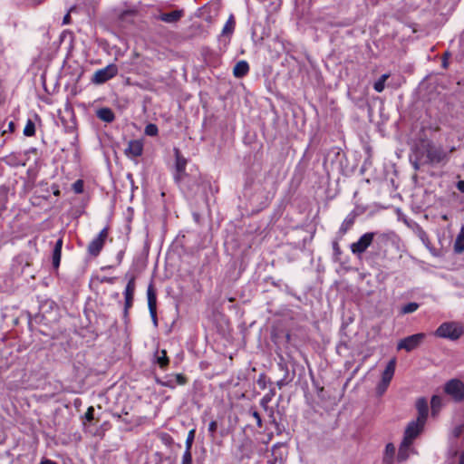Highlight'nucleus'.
Segmentation results:
<instances>
[{
    "label": "nucleus",
    "mask_w": 464,
    "mask_h": 464,
    "mask_svg": "<svg viewBox=\"0 0 464 464\" xmlns=\"http://www.w3.org/2000/svg\"><path fill=\"white\" fill-rule=\"evenodd\" d=\"M397 236L393 232L382 233V232H367L360 237V238L351 244V251L353 255L361 256L372 245L381 252L383 247L390 244H395Z\"/></svg>",
    "instance_id": "nucleus-1"
},
{
    "label": "nucleus",
    "mask_w": 464,
    "mask_h": 464,
    "mask_svg": "<svg viewBox=\"0 0 464 464\" xmlns=\"http://www.w3.org/2000/svg\"><path fill=\"white\" fill-rule=\"evenodd\" d=\"M464 334L463 325L458 322H445L441 324L434 334L440 338L456 341Z\"/></svg>",
    "instance_id": "nucleus-2"
},
{
    "label": "nucleus",
    "mask_w": 464,
    "mask_h": 464,
    "mask_svg": "<svg viewBox=\"0 0 464 464\" xmlns=\"http://www.w3.org/2000/svg\"><path fill=\"white\" fill-rule=\"evenodd\" d=\"M423 151L425 153L422 163L426 164H438L443 161L447 158L446 151L441 147H437L430 142H427L423 146Z\"/></svg>",
    "instance_id": "nucleus-3"
},
{
    "label": "nucleus",
    "mask_w": 464,
    "mask_h": 464,
    "mask_svg": "<svg viewBox=\"0 0 464 464\" xmlns=\"http://www.w3.org/2000/svg\"><path fill=\"white\" fill-rule=\"evenodd\" d=\"M444 392L450 396L455 402L464 401V382L459 379H451L444 385Z\"/></svg>",
    "instance_id": "nucleus-4"
},
{
    "label": "nucleus",
    "mask_w": 464,
    "mask_h": 464,
    "mask_svg": "<svg viewBox=\"0 0 464 464\" xmlns=\"http://www.w3.org/2000/svg\"><path fill=\"white\" fill-rule=\"evenodd\" d=\"M109 235L108 227H104L101 230L96 237H94L87 246V252L91 256L96 257L102 250L105 241Z\"/></svg>",
    "instance_id": "nucleus-5"
},
{
    "label": "nucleus",
    "mask_w": 464,
    "mask_h": 464,
    "mask_svg": "<svg viewBox=\"0 0 464 464\" xmlns=\"http://www.w3.org/2000/svg\"><path fill=\"white\" fill-rule=\"evenodd\" d=\"M118 73V67L111 63L106 67L97 70L92 78V82L96 84H102L113 78Z\"/></svg>",
    "instance_id": "nucleus-6"
},
{
    "label": "nucleus",
    "mask_w": 464,
    "mask_h": 464,
    "mask_svg": "<svg viewBox=\"0 0 464 464\" xmlns=\"http://www.w3.org/2000/svg\"><path fill=\"white\" fill-rule=\"evenodd\" d=\"M426 335L423 333L415 334L412 335H410L408 337H405L397 344L398 350H405L406 352H411L414 349L418 348L420 343L425 339Z\"/></svg>",
    "instance_id": "nucleus-7"
},
{
    "label": "nucleus",
    "mask_w": 464,
    "mask_h": 464,
    "mask_svg": "<svg viewBox=\"0 0 464 464\" xmlns=\"http://www.w3.org/2000/svg\"><path fill=\"white\" fill-rule=\"evenodd\" d=\"M155 381L157 384L170 389H174L177 385H185L188 382L187 377L182 373L166 375L163 379L157 377Z\"/></svg>",
    "instance_id": "nucleus-8"
},
{
    "label": "nucleus",
    "mask_w": 464,
    "mask_h": 464,
    "mask_svg": "<svg viewBox=\"0 0 464 464\" xmlns=\"http://www.w3.org/2000/svg\"><path fill=\"white\" fill-rule=\"evenodd\" d=\"M425 423L418 420L411 421L404 431L403 440L405 444H412L413 440L421 433Z\"/></svg>",
    "instance_id": "nucleus-9"
},
{
    "label": "nucleus",
    "mask_w": 464,
    "mask_h": 464,
    "mask_svg": "<svg viewBox=\"0 0 464 464\" xmlns=\"http://www.w3.org/2000/svg\"><path fill=\"white\" fill-rule=\"evenodd\" d=\"M175 153V169L176 173L174 175V179L176 182H179L182 178L186 175V166H187V160L181 155L179 149H174Z\"/></svg>",
    "instance_id": "nucleus-10"
},
{
    "label": "nucleus",
    "mask_w": 464,
    "mask_h": 464,
    "mask_svg": "<svg viewBox=\"0 0 464 464\" xmlns=\"http://www.w3.org/2000/svg\"><path fill=\"white\" fill-rule=\"evenodd\" d=\"M142 151L143 143L138 140H130L128 144V148L125 150L126 155L132 158L140 157Z\"/></svg>",
    "instance_id": "nucleus-11"
},
{
    "label": "nucleus",
    "mask_w": 464,
    "mask_h": 464,
    "mask_svg": "<svg viewBox=\"0 0 464 464\" xmlns=\"http://www.w3.org/2000/svg\"><path fill=\"white\" fill-rule=\"evenodd\" d=\"M416 409L418 411V417L416 420L420 422L426 423L429 412L427 400L425 398H419L416 401Z\"/></svg>",
    "instance_id": "nucleus-12"
},
{
    "label": "nucleus",
    "mask_w": 464,
    "mask_h": 464,
    "mask_svg": "<svg viewBox=\"0 0 464 464\" xmlns=\"http://www.w3.org/2000/svg\"><path fill=\"white\" fill-rule=\"evenodd\" d=\"M63 244V237H60L55 242V245L53 249L52 263H53V266L55 270H57L60 266Z\"/></svg>",
    "instance_id": "nucleus-13"
},
{
    "label": "nucleus",
    "mask_w": 464,
    "mask_h": 464,
    "mask_svg": "<svg viewBox=\"0 0 464 464\" xmlns=\"http://www.w3.org/2000/svg\"><path fill=\"white\" fill-rule=\"evenodd\" d=\"M183 10H175L169 13L160 14L159 15V20L165 23L173 24L177 23L183 16Z\"/></svg>",
    "instance_id": "nucleus-14"
},
{
    "label": "nucleus",
    "mask_w": 464,
    "mask_h": 464,
    "mask_svg": "<svg viewBox=\"0 0 464 464\" xmlns=\"http://www.w3.org/2000/svg\"><path fill=\"white\" fill-rule=\"evenodd\" d=\"M395 368H396V358H392L389 361L384 371L382 372L381 381H382L383 382L390 383L394 375Z\"/></svg>",
    "instance_id": "nucleus-15"
},
{
    "label": "nucleus",
    "mask_w": 464,
    "mask_h": 464,
    "mask_svg": "<svg viewBox=\"0 0 464 464\" xmlns=\"http://www.w3.org/2000/svg\"><path fill=\"white\" fill-rule=\"evenodd\" d=\"M96 116L102 121L111 123L115 120V114L108 107L100 108L96 111Z\"/></svg>",
    "instance_id": "nucleus-16"
},
{
    "label": "nucleus",
    "mask_w": 464,
    "mask_h": 464,
    "mask_svg": "<svg viewBox=\"0 0 464 464\" xmlns=\"http://www.w3.org/2000/svg\"><path fill=\"white\" fill-rule=\"evenodd\" d=\"M249 72V65L246 61H239L233 68V74L236 78H242Z\"/></svg>",
    "instance_id": "nucleus-17"
},
{
    "label": "nucleus",
    "mask_w": 464,
    "mask_h": 464,
    "mask_svg": "<svg viewBox=\"0 0 464 464\" xmlns=\"http://www.w3.org/2000/svg\"><path fill=\"white\" fill-rule=\"evenodd\" d=\"M453 249L456 254H461L464 251V225L455 239Z\"/></svg>",
    "instance_id": "nucleus-18"
},
{
    "label": "nucleus",
    "mask_w": 464,
    "mask_h": 464,
    "mask_svg": "<svg viewBox=\"0 0 464 464\" xmlns=\"http://www.w3.org/2000/svg\"><path fill=\"white\" fill-rule=\"evenodd\" d=\"M149 310L157 309V296L152 285H150L147 290Z\"/></svg>",
    "instance_id": "nucleus-19"
},
{
    "label": "nucleus",
    "mask_w": 464,
    "mask_h": 464,
    "mask_svg": "<svg viewBox=\"0 0 464 464\" xmlns=\"http://www.w3.org/2000/svg\"><path fill=\"white\" fill-rule=\"evenodd\" d=\"M355 220V214L350 213L343 221L340 227V233L345 234L353 225Z\"/></svg>",
    "instance_id": "nucleus-20"
},
{
    "label": "nucleus",
    "mask_w": 464,
    "mask_h": 464,
    "mask_svg": "<svg viewBox=\"0 0 464 464\" xmlns=\"http://www.w3.org/2000/svg\"><path fill=\"white\" fill-rule=\"evenodd\" d=\"M156 362L161 369H166V367L169 365V360L165 350L157 352Z\"/></svg>",
    "instance_id": "nucleus-21"
},
{
    "label": "nucleus",
    "mask_w": 464,
    "mask_h": 464,
    "mask_svg": "<svg viewBox=\"0 0 464 464\" xmlns=\"http://www.w3.org/2000/svg\"><path fill=\"white\" fill-rule=\"evenodd\" d=\"M395 453V447L392 443H388L385 447V453L383 457V462L386 464H392V459Z\"/></svg>",
    "instance_id": "nucleus-22"
},
{
    "label": "nucleus",
    "mask_w": 464,
    "mask_h": 464,
    "mask_svg": "<svg viewBox=\"0 0 464 464\" xmlns=\"http://www.w3.org/2000/svg\"><path fill=\"white\" fill-rule=\"evenodd\" d=\"M136 288L135 277L130 276L124 290V297H134Z\"/></svg>",
    "instance_id": "nucleus-23"
},
{
    "label": "nucleus",
    "mask_w": 464,
    "mask_h": 464,
    "mask_svg": "<svg viewBox=\"0 0 464 464\" xmlns=\"http://www.w3.org/2000/svg\"><path fill=\"white\" fill-rule=\"evenodd\" d=\"M411 445V444H405V441L402 440V442L401 443L400 449H399L398 456H397L399 461H404L407 459V458L409 456L408 451H409Z\"/></svg>",
    "instance_id": "nucleus-24"
},
{
    "label": "nucleus",
    "mask_w": 464,
    "mask_h": 464,
    "mask_svg": "<svg viewBox=\"0 0 464 464\" xmlns=\"http://www.w3.org/2000/svg\"><path fill=\"white\" fill-rule=\"evenodd\" d=\"M390 77L389 73L382 74L373 84V89L377 92H382L385 88V82Z\"/></svg>",
    "instance_id": "nucleus-25"
},
{
    "label": "nucleus",
    "mask_w": 464,
    "mask_h": 464,
    "mask_svg": "<svg viewBox=\"0 0 464 464\" xmlns=\"http://www.w3.org/2000/svg\"><path fill=\"white\" fill-rule=\"evenodd\" d=\"M430 404L432 415H435L442 405V399L438 395H433L430 401Z\"/></svg>",
    "instance_id": "nucleus-26"
},
{
    "label": "nucleus",
    "mask_w": 464,
    "mask_h": 464,
    "mask_svg": "<svg viewBox=\"0 0 464 464\" xmlns=\"http://www.w3.org/2000/svg\"><path fill=\"white\" fill-rule=\"evenodd\" d=\"M276 392L274 389H271L268 393L265 394L263 398L260 400V405L265 409L267 410L268 403L272 401L273 397L275 396Z\"/></svg>",
    "instance_id": "nucleus-27"
},
{
    "label": "nucleus",
    "mask_w": 464,
    "mask_h": 464,
    "mask_svg": "<svg viewBox=\"0 0 464 464\" xmlns=\"http://www.w3.org/2000/svg\"><path fill=\"white\" fill-rule=\"evenodd\" d=\"M235 24L236 23L234 17L233 15H230V17L228 18V20L227 21L226 24L223 27L222 34H232L235 29Z\"/></svg>",
    "instance_id": "nucleus-28"
},
{
    "label": "nucleus",
    "mask_w": 464,
    "mask_h": 464,
    "mask_svg": "<svg viewBox=\"0 0 464 464\" xmlns=\"http://www.w3.org/2000/svg\"><path fill=\"white\" fill-rule=\"evenodd\" d=\"M34 133H35L34 123L31 120H28V121L26 122V125L24 129V134L27 137H31V136H34Z\"/></svg>",
    "instance_id": "nucleus-29"
},
{
    "label": "nucleus",
    "mask_w": 464,
    "mask_h": 464,
    "mask_svg": "<svg viewBox=\"0 0 464 464\" xmlns=\"http://www.w3.org/2000/svg\"><path fill=\"white\" fill-rule=\"evenodd\" d=\"M418 308H419V304L414 303V302L409 303L401 308V313L402 314H411V313L415 312Z\"/></svg>",
    "instance_id": "nucleus-30"
},
{
    "label": "nucleus",
    "mask_w": 464,
    "mask_h": 464,
    "mask_svg": "<svg viewBox=\"0 0 464 464\" xmlns=\"http://www.w3.org/2000/svg\"><path fill=\"white\" fill-rule=\"evenodd\" d=\"M144 132H145L146 135L152 137V136H156L158 134L159 129H158L156 124L149 123L145 127Z\"/></svg>",
    "instance_id": "nucleus-31"
},
{
    "label": "nucleus",
    "mask_w": 464,
    "mask_h": 464,
    "mask_svg": "<svg viewBox=\"0 0 464 464\" xmlns=\"http://www.w3.org/2000/svg\"><path fill=\"white\" fill-rule=\"evenodd\" d=\"M195 439V430H191L188 431L187 440H186V450H191L192 444Z\"/></svg>",
    "instance_id": "nucleus-32"
},
{
    "label": "nucleus",
    "mask_w": 464,
    "mask_h": 464,
    "mask_svg": "<svg viewBox=\"0 0 464 464\" xmlns=\"http://www.w3.org/2000/svg\"><path fill=\"white\" fill-rule=\"evenodd\" d=\"M249 413L256 420L257 427L262 428L263 422H262V418H261L259 412L256 409L250 408Z\"/></svg>",
    "instance_id": "nucleus-33"
},
{
    "label": "nucleus",
    "mask_w": 464,
    "mask_h": 464,
    "mask_svg": "<svg viewBox=\"0 0 464 464\" xmlns=\"http://www.w3.org/2000/svg\"><path fill=\"white\" fill-rule=\"evenodd\" d=\"M72 189L76 194H81L83 192V181L82 179L76 180L72 184Z\"/></svg>",
    "instance_id": "nucleus-34"
},
{
    "label": "nucleus",
    "mask_w": 464,
    "mask_h": 464,
    "mask_svg": "<svg viewBox=\"0 0 464 464\" xmlns=\"http://www.w3.org/2000/svg\"><path fill=\"white\" fill-rule=\"evenodd\" d=\"M181 464H192L191 450H185L182 456Z\"/></svg>",
    "instance_id": "nucleus-35"
},
{
    "label": "nucleus",
    "mask_w": 464,
    "mask_h": 464,
    "mask_svg": "<svg viewBox=\"0 0 464 464\" xmlns=\"http://www.w3.org/2000/svg\"><path fill=\"white\" fill-rule=\"evenodd\" d=\"M389 385H390V383H388V382H383L382 381H381V382H379V384L377 385V387H376L377 393H378L379 395L383 394V393L386 392V390H387V388H388V386H389Z\"/></svg>",
    "instance_id": "nucleus-36"
},
{
    "label": "nucleus",
    "mask_w": 464,
    "mask_h": 464,
    "mask_svg": "<svg viewBox=\"0 0 464 464\" xmlns=\"http://www.w3.org/2000/svg\"><path fill=\"white\" fill-rule=\"evenodd\" d=\"M462 434L464 435V426L463 425H458L452 430V435L454 438H459Z\"/></svg>",
    "instance_id": "nucleus-37"
},
{
    "label": "nucleus",
    "mask_w": 464,
    "mask_h": 464,
    "mask_svg": "<svg viewBox=\"0 0 464 464\" xmlns=\"http://www.w3.org/2000/svg\"><path fill=\"white\" fill-rule=\"evenodd\" d=\"M124 298H125L124 315L127 316L129 309L133 304V298L132 297H124Z\"/></svg>",
    "instance_id": "nucleus-38"
},
{
    "label": "nucleus",
    "mask_w": 464,
    "mask_h": 464,
    "mask_svg": "<svg viewBox=\"0 0 464 464\" xmlns=\"http://www.w3.org/2000/svg\"><path fill=\"white\" fill-rule=\"evenodd\" d=\"M93 414H94V408L92 406H90L84 414V419L87 421L91 422L93 420Z\"/></svg>",
    "instance_id": "nucleus-39"
},
{
    "label": "nucleus",
    "mask_w": 464,
    "mask_h": 464,
    "mask_svg": "<svg viewBox=\"0 0 464 464\" xmlns=\"http://www.w3.org/2000/svg\"><path fill=\"white\" fill-rule=\"evenodd\" d=\"M218 429V423L216 420L210 421L208 424V432L210 433L211 437H214V434Z\"/></svg>",
    "instance_id": "nucleus-40"
},
{
    "label": "nucleus",
    "mask_w": 464,
    "mask_h": 464,
    "mask_svg": "<svg viewBox=\"0 0 464 464\" xmlns=\"http://www.w3.org/2000/svg\"><path fill=\"white\" fill-rule=\"evenodd\" d=\"M418 236L422 242L428 241V235L420 227H418Z\"/></svg>",
    "instance_id": "nucleus-41"
},
{
    "label": "nucleus",
    "mask_w": 464,
    "mask_h": 464,
    "mask_svg": "<svg viewBox=\"0 0 464 464\" xmlns=\"http://www.w3.org/2000/svg\"><path fill=\"white\" fill-rule=\"evenodd\" d=\"M75 9L74 6L71 7L68 13L63 16V24H69L71 23V12Z\"/></svg>",
    "instance_id": "nucleus-42"
},
{
    "label": "nucleus",
    "mask_w": 464,
    "mask_h": 464,
    "mask_svg": "<svg viewBox=\"0 0 464 464\" xmlns=\"http://www.w3.org/2000/svg\"><path fill=\"white\" fill-rule=\"evenodd\" d=\"M149 311H150V314L152 319L153 324H154V326L157 327L158 326L157 309H154L153 311L152 310H149Z\"/></svg>",
    "instance_id": "nucleus-43"
},
{
    "label": "nucleus",
    "mask_w": 464,
    "mask_h": 464,
    "mask_svg": "<svg viewBox=\"0 0 464 464\" xmlns=\"http://www.w3.org/2000/svg\"><path fill=\"white\" fill-rule=\"evenodd\" d=\"M333 249H334V253L335 256H340L341 255L342 252H341V248L339 246L338 242H336V241L333 242Z\"/></svg>",
    "instance_id": "nucleus-44"
},
{
    "label": "nucleus",
    "mask_w": 464,
    "mask_h": 464,
    "mask_svg": "<svg viewBox=\"0 0 464 464\" xmlns=\"http://www.w3.org/2000/svg\"><path fill=\"white\" fill-rule=\"evenodd\" d=\"M424 160V157L421 156V157H417L416 160L413 162V166H414V169H419L420 168V164H423L422 161Z\"/></svg>",
    "instance_id": "nucleus-45"
},
{
    "label": "nucleus",
    "mask_w": 464,
    "mask_h": 464,
    "mask_svg": "<svg viewBox=\"0 0 464 464\" xmlns=\"http://www.w3.org/2000/svg\"><path fill=\"white\" fill-rule=\"evenodd\" d=\"M457 188H458L460 192L464 193V180H459V181H458V183H457Z\"/></svg>",
    "instance_id": "nucleus-46"
},
{
    "label": "nucleus",
    "mask_w": 464,
    "mask_h": 464,
    "mask_svg": "<svg viewBox=\"0 0 464 464\" xmlns=\"http://www.w3.org/2000/svg\"><path fill=\"white\" fill-rule=\"evenodd\" d=\"M114 279H115L114 277H106V276H105V277L102 278L101 282H102V283L113 284Z\"/></svg>",
    "instance_id": "nucleus-47"
},
{
    "label": "nucleus",
    "mask_w": 464,
    "mask_h": 464,
    "mask_svg": "<svg viewBox=\"0 0 464 464\" xmlns=\"http://www.w3.org/2000/svg\"><path fill=\"white\" fill-rule=\"evenodd\" d=\"M39 464H57V463L52 459H43Z\"/></svg>",
    "instance_id": "nucleus-48"
},
{
    "label": "nucleus",
    "mask_w": 464,
    "mask_h": 464,
    "mask_svg": "<svg viewBox=\"0 0 464 464\" xmlns=\"http://www.w3.org/2000/svg\"><path fill=\"white\" fill-rule=\"evenodd\" d=\"M133 14H134V12L131 11V10L124 11V12L121 13V18H123L126 15H132Z\"/></svg>",
    "instance_id": "nucleus-49"
},
{
    "label": "nucleus",
    "mask_w": 464,
    "mask_h": 464,
    "mask_svg": "<svg viewBox=\"0 0 464 464\" xmlns=\"http://www.w3.org/2000/svg\"><path fill=\"white\" fill-rule=\"evenodd\" d=\"M459 464H464V451L460 453L459 456Z\"/></svg>",
    "instance_id": "nucleus-50"
},
{
    "label": "nucleus",
    "mask_w": 464,
    "mask_h": 464,
    "mask_svg": "<svg viewBox=\"0 0 464 464\" xmlns=\"http://www.w3.org/2000/svg\"><path fill=\"white\" fill-rule=\"evenodd\" d=\"M122 256H123V252H120V253L118 254L117 257H118L119 263H121V258H122Z\"/></svg>",
    "instance_id": "nucleus-51"
},
{
    "label": "nucleus",
    "mask_w": 464,
    "mask_h": 464,
    "mask_svg": "<svg viewBox=\"0 0 464 464\" xmlns=\"http://www.w3.org/2000/svg\"><path fill=\"white\" fill-rule=\"evenodd\" d=\"M283 385H284V381H283V380H281V381L277 382V386H278L279 388H281Z\"/></svg>",
    "instance_id": "nucleus-52"
},
{
    "label": "nucleus",
    "mask_w": 464,
    "mask_h": 464,
    "mask_svg": "<svg viewBox=\"0 0 464 464\" xmlns=\"http://www.w3.org/2000/svg\"><path fill=\"white\" fill-rule=\"evenodd\" d=\"M323 391H324V388H323V387L318 388V394H319L321 392H323Z\"/></svg>",
    "instance_id": "nucleus-53"
},
{
    "label": "nucleus",
    "mask_w": 464,
    "mask_h": 464,
    "mask_svg": "<svg viewBox=\"0 0 464 464\" xmlns=\"http://www.w3.org/2000/svg\"><path fill=\"white\" fill-rule=\"evenodd\" d=\"M447 65H448V63H447V62L444 60V61H443V66H444V67H447Z\"/></svg>",
    "instance_id": "nucleus-54"
}]
</instances>
